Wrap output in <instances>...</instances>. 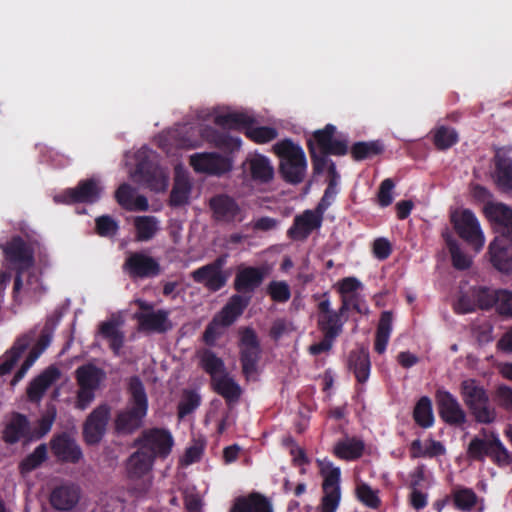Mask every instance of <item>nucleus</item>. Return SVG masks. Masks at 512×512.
Returning a JSON list of instances; mask_svg holds the SVG:
<instances>
[{
  "label": "nucleus",
  "mask_w": 512,
  "mask_h": 512,
  "mask_svg": "<svg viewBox=\"0 0 512 512\" xmlns=\"http://www.w3.org/2000/svg\"><path fill=\"white\" fill-rule=\"evenodd\" d=\"M266 276L263 267L239 265L233 281L237 292L232 295L222 308L221 319L224 324H233L249 306L253 294L262 285Z\"/></svg>",
  "instance_id": "obj_1"
},
{
  "label": "nucleus",
  "mask_w": 512,
  "mask_h": 512,
  "mask_svg": "<svg viewBox=\"0 0 512 512\" xmlns=\"http://www.w3.org/2000/svg\"><path fill=\"white\" fill-rule=\"evenodd\" d=\"M56 410L48 409L32 427L29 418L20 412L13 411L6 418L2 430V440L7 445H14L19 442L29 444L42 439L47 435L55 421Z\"/></svg>",
  "instance_id": "obj_2"
},
{
  "label": "nucleus",
  "mask_w": 512,
  "mask_h": 512,
  "mask_svg": "<svg viewBox=\"0 0 512 512\" xmlns=\"http://www.w3.org/2000/svg\"><path fill=\"white\" fill-rule=\"evenodd\" d=\"M129 398L124 409L114 419V428L120 435H131L143 426L148 413V396L143 382L132 376L128 382Z\"/></svg>",
  "instance_id": "obj_3"
},
{
  "label": "nucleus",
  "mask_w": 512,
  "mask_h": 512,
  "mask_svg": "<svg viewBox=\"0 0 512 512\" xmlns=\"http://www.w3.org/2000/svg\"><path fill=\"white\" fill-rule=\"evenodd\" d=\"M336 127L327 124L323 129L313 132L307 140V148L311 158L312 169L315 175H320L328 164V156H344L348 152L346 140L335 139Z\"/></svg>",
  "instance_id": "obj_4"
},
{
  "label": "nucleus",
  "mask_w": 512,
  "mask_h": 512,
  "mask_svg": "<svg viewBox=\"0 0 512 512\" xmlns=\"http://www.w3.org/2000/svg\"><path fill=\"white\" fill-rule=\"evenodd\" d=\"M279 158V173L291 185L302 183L306 176L307 160L303 148L291 139H284L273 146Z\"/></svg>",
  "instance_id": "obj_5"
},
{
  "label": "nucleus",
  "mask_w": 512,
  "mask_h": 512,
  "mask_svg": "<svg viewBox=\"0 0 512 512\" xmlns=\"http://www.w3.org/2000/svg\"><path fill=\"white\" fill-rule=\"evenodd\" d=\"M462 399L474 416L476 422L490 424L496 419V411L490 405L487 391L475 379L462 381L460 386Z\"/></svg>",
  "instance_id": "obj_6"
},
{
  "label": "nucleus",
  "mask_w": 512,
  "mask_h": 512,
  "mask_svg": "<svg viewBox=\"0 0 512 512\" xmlns=\"http://www.w3.org/2000/svg\"><path fill=\"white\" fill-rule=\"evenodd\" d=\"M319 473L323 477L321 512H336L341 500V470L328 458L316 459Z\"/></svg>",
  "instance_id": "obj_7"
},
{
  "label": "nucleus",
  "mask_w": 512,
  "mask_h": 512,
  "mask_svg": "<svg viewBox=\"0 0 512 512\" xmlns=\"http://www.w3.org/2000/svg\"><path fill=\"white\" fill-rule=\"evenodd\" d=\"M467 457L479 462H483L486 457H489L500 467L508 466L511 463L510 453L499 437L494 434L490 439L474 437L468 445Z\"/></svg>",
  "instance_id": "obj_8"
},
{
  "label": "nucleus",
  "mask_w": 512,
  "mask_h": 512,
  "mask_svg": "<svg viewBox=\"0 0 512 512\" xmlns=\"http://www.w3.org/2000/svg\"><path fill=\"white\" fill-rule=\"evenodd\" d=\"M4 252L6 258L18 266L13 285V297H16L22 289L25 270L34 264V251L22 237L15 236L6 244Z\"/></svg>",
  "instance_id": "obj_9"
},
{
  "label": "nucleus",
  "mask_w": 512,
  "mask_h": 512,
  "mask_svg": "<svg viewBox=\"0 0 512 512\" xmlns=\"http://www.w3.org/2000/svg\"><path fill=\"white\" fill-rule=\"evenodd\" d=\"M238 346L242 373L249 379L257 374L262 353L260 340L253 328L244 327L240 329Z\"/></svg>",
  "instance_id": "obj_10"
},
{
  "label": "nucleus",
  "mask_w": 512,
  "mask_h": 512,
  "mask_svg": "<svg viewBox=\"0 0 512 512\" xmlns=\"http://www.w3.org/2000/svg\"><path fill=\"white\" fill-rule=\"evenodd\" d=\"M450 219L457 235L479 252L484 246L485 238L475 214L469 209L456 210Z\"/></svg>",
  "instance_id": "obj_11"
},
{
  "label": "nucleus",
  "mask_w": 512,
  "mask_h": 512,
  "mask_svg": "<svg viewBox=\"0 0 512 512\" xmlns=\"http://www.w3.org/2000/svg\"><path fill=\"white\" fill-rule=\"evenodd\" d=\"M134 445L139 446L154 459H165L171 453L174 439L169 430L154 427L142 431L140 437L134 441Z\"/></svg>",
  "instance_id": "obj_12"
},
{
  "label": "nucleus",
  "mask_w": 512,
  "mask_h": 512,
  "mask_svg": "<svg viewBox=\"0 0 512 512\" xmlns=\"http://www.w3.org/2000/svg\"><path fill=\"white\" fill-rule=\"evenodd\" d=\"M102 192L103 187L100 181L91 177L80 180L74 188L64 190L61 194L55 196L54 200L64 204H94L100 200Z\"/></svg>",
  "instance_id": "obj_13"
},
{
  "label": "nucleus",
  "mask_w": 512,
  "mask_h": 512,
  "mask_svg": "<svg viewBox=\"0 0 512 512\" xmlns=\"http://www.w3.org/2000/svg\"><path fill=\"white\" fill-rule=\"evenodd\" d=\"M122 269L132 280L154 278L161 273L158 260L143 251L130 252Z\"/></svg>",
  "instance_id": "obj_14"
},
{
  "label": "nucleus",
  "mask_w": 512,
  "mask_h": 512,
  "mask_svg": "<svg viewBox=\"0 0 512 512\" xmlns=\"http://www.w3.org/2000/svg\"><path fill=\"white\" fill-rule=\"evenodd\" d=\"M345 321L331 308L329 294L323 293L317 304V327L322 335L337 339L343 332Z\"/></svg>",
  "instance_id": "obj_15"
},
{
  "label": "nucleus",
  "mask_w": 512,
  "mask_h": 512,
  "mask_svg": "<svg viewBox=\"0 0 512 512\" xmlns=\"http://www.w3.org/2000/svg\"><path fill=\"white\" fill-rule=\"evenodd\" d=\"M111 407L107 403L97 406L83 425V436L88 445L98 444L104 437L110 420Z\"/></svg>",
  "instance_id": "obj_16"
},
{
  "label": "nucleus",
  "mask_w": 512,
  "mask_h": 512,
  "mask_svg": "<svg viewBox=\"0 0 512 512\" xmlns=\"http://www.w3.org/2000/svg\"><path fill=\"white\" fill-rule=\"evenodd\" d=\"M435 401L441 419L450 426H462L466 423V413L457 398L447 390L438 389Z\"/></svg>",
  "instance_id": "obj_17"
},
{
  "label": "nucleus",
  "mask_w": 512,
  "mask_h": 512,
  "mask_svg": "<svg viewBox=\"0 0 512 512\" xmlns=\"http://www.w3.org/2000/svg\"><path fill=\"white\" fill-rule=\"evenodd\" d=\"M484 213L497 234L494 239L512 241V209L504 203H487Z\"/></svg>",
  "instance_id": "obj_18"
},
{
  "label": "nucleus",
  "mask_w": 512,
  "mask_h": 512,
  "mask_svg": "<svg viewBox=\"0 0 512 512\" xmlns=\"http://www.w3.org/2000/svg\"><path fill=\"white\" fill-rule=\"evenodd\" d=\"M190 165L197 173L220 176L232 169L229 158L215 152L195 153L190 156Z\"/></svg>",
  "instance_id": "obj_19"
},
{
  "label": "nucleus",
  "mask_w": 512,
  "mask_h": 512,
  "mask_svg": "<svg viewBox=\"0 0 512 512\" xmlns=\"http://www.w3.org/2000/svg\"><path fill=\"white\" fill-rule=\"evenodd\" d=\"M323 215L316 210L307 209L296 215L293 224L287 230V236L294 241L306 240L314 230L321 228Z\"/></svg>",
  "instance_id": "obj_20"
},
{
  "label": "nucleus",
  "mask_w": 512,
  "mask_h": 512,
  "mask_svg": "<svg viewBox=\"0 0 512 512\" xmlns=\"http://www.w3.org/2000/svg\"><path fill=\"white\" fill-rule=\"evenodd\" d=\"M209 208L216 222H241V208L236 200L227 194H217L209 200Z\"/></svg>",
  "instance_id": "obj_21"
},
{
  "label": "nucleus",
  "mask_w": 512,
  "mask_h": 512,
  "mask_svg": "<svg viewBox=\"0 0 512 512\" xmlns=\"http://www.w3.org/2000/svg\"><path fill=\"white\" fill-rule=\"evenodd\" d=\"M50 448L56 459L62 463L76 464L83 456L80 446L66 432L55 434L50 440Z\"/></svg>",
  "instance_id": "obj_22"
},
{
  "label": "nucleus",
  "mask_w": 512,
  "mask_h": 512,
  "mask_svg": "<svg viewBox=\"0 0 512 512\" xmlns=\"http://www.w3.org/2000/svg\"><path fill=\"white\" fill-rule=\"evenodd\" d=\"M60 375V370L51 365L33 378L26 389L28 400L32 403H39L50 386L60 378Z\"/></svg>",
  "instance_id": "obj_23"
},
{
  "label": "nucleus",
  "mask_w": 512,
  "mask_h": 512,
  "mask_svg": "<svg viewBox=\"0 0 512 512\" xmlns=\"http://www.w3.org/2000/svg\"><path fill=\"white\" fill-rule=\"evenodd\" d=\"M492 266L503 274L512 272V241L494 239L488 248Z\"/></svg>",
  "instance_id": "obj_24"
},
{
  "label": "nucleus",
  "mask_w": 512,
  "mask_h": 512,
  "mask_svg": "<svg viewBox=\"0 0 512 512\" xmlns=\"http://www.w3.org/2000/svg\"><path fill=\"white\" fill-rule=\"evenodd\" d=\"M229 512H274L271 500L260 492L253 491L234 499Z\"/></svg>",
  "instance_id": "obj_25"
},
{
  "label": "nucleus",
  "mask_w": 512,
  "mask_h": 512,
  "mask_svg": "<svg viewBox=\"0 0 512 512\" xmlns=\"http://www.w3.org/2000/svg\"><path fill=\"white\" fill-rule=\"evenodd\" d=\"M191 277L194 282L202 284L207 290L217 292L226 286L229 274L206 264L194 270Z\"/></svg>",
  "instance_id": "obj_26"
},
{
  "label": "nucleus",
  "mask_w": 512,
  "mask_h": 512,
  "mask_svg": "<svg viewBox=\"0 0 512 512\" xmlns=\"http://www.w3.org/2000/svg\"><path fill=\"white\" fill-rule=\"evenodd\" d=\"M80 500V488L74 484H64L54 488L50 495L51 506L59 511L72 510Z\"/></svg>",
  "instance_id": "obj_27"
},
{
  "label": "nucleus",
  "mask_w": 512,
  "mask_h": 512,
  "mask_svg": "<svg viewBox=\"0 0 512 512\" xmlns=\"http://www.w3.org/2000/svg\"><path fill=\"white\" fill-rule=\"evenodd\" d=\"M139 329L147 332L165 333L172 328L168 312L163 309L150 313H137Z\"/></svg>",
  "instance_id": "obj_28"
},
{
  "label": "nucleus",
  "mask_w": 512,
  "mask_h": 512,
  "mask_svg": "<svg viewBox=\"0 0 512 512\" xmlns=\"http://www.w3.org/2000/svg\"><path fill=\"white\" fill-rule=\"evenodd\" d=\"M348 369L351 371L357 382L364 384L368 381L371 371L369 351L366 348H359L350 351L348 356Z\"/></svg>",
  "instance_id": "obj_29"
},
{
  "label": "nucleus",
  "mask_w": 512,
  "mask_h": 512,
  "mask_svg": "<svg viewBox=\"0 0 512 512\" xmlns=\"http://www.w3.org/2000/svg\"><path fill=\"white\" fill-rule=\"evenodd\" d=\"M121 322L115 318L99 324L98 333L105 339L115 356H119L125 343V334L120 330Z\"/></svg>",
  "instance_id": "obj_30"
},
{
  "label": "nucleus",
  "mask_w": 512,
  "mask_h": 512,
  "mask_svg": "<svg viewBox=\"0 0 512 512\" xmlns=\"http://www.w3.org/2000/svg\"><path fill=\"white\" fill-rule=\"evenodd\" d=\"M135 173L151 188L163 189L167 185V179L162 171L151 161L143 159L136 165Z\"/></svg>",
  "instance_id": "obj_31"
},
{
  "label": "nucleus",
  "mask_w": 512,
  "mask_h": 512,
  "mask_svg": "<svg viewBox=\"0 0 512 512\" xmlns=\"http://www.w3.org/2000/svg\"><path fill=\"white\" fill-rule=\"evenodd\" d=\"M365 451V443L357 437H350L339 440L333 447V455L344 461H355L360 459Z\"/></svg>",
  "instance_id": "obj_32"
},
{
  "label": "nucleus",
  "mask_w": 512,
  "mask_h": 512,
  "mask_svg": "<svg viewBox=\"0 0 512 512\" xmlns=\"http://www.w3.org/2000/svg\"><path fill=\"white\" fill-rule=\"evenodd\" d=\"M493 178L497 187L503 192L512 191V159L496 153L494 156Z\"/></svg>",
  "instance_id": "obj_33"
},
{
  "label": "nucleus",
  "mask_w": 512,
  "mask_h": 512,
  "mask_svg": "<svg viewBox=\"0 0 512 512\" xmlns=\"http://www.w3.org/2000/svg\"><path fill=\"white\" fill-rule=\"evenodd\" d=\"M202 136L209 144L225 152L237 151L241 146L239 137H234L228 132L219 131L212 127L204 129Z\"/></svg>",
  "instance_id": "obj_34"
},
{
  "label": "nucleus",
  "mask_w": 512,
  "mask_h": 512,
  "mask_svg": "<svg viewBox=\"0 0 512 512\" xmlns=\"http://www.w3.org/2000/svg\"><path fill=\"white\" fill-rule=\"evenodd\" d=\"M255 118L246 112H228L214 117V123L222 128L243 131L246 135L248 127L255 124Z\"/></svg>",
  "instance_id": "obj_35"
},
{
  "label": "nucleus",
  "mask_w": 512,
  "mask_h": 512,
  "mask_svg": "<svg viewBox=\"0 0 512 512\" xmlns=\"http://www.w3.org/2000/svg\"><path fill=\"white\" fill-rule=\"evenodd\" d=\"M33 336L23 335L18 337L12 347L5 353L4 361L0 364V376L9 374L22 354L29 347Z\"/></svg>",
  "instance_id": "obj_36"
},
{
  "label": "nucleus",
  "mask_w": 512,
  "mask_h": 512,
  "mask_svg": "<svg viewBox=\"0 0 512 512\" xmlns=\"http://www.w3.org/2000/svg\"><path fill=\"white\" fill-rule=\"evenodd\" d=\"M152 458L141 448L134 452L127 460L126 470L130 479H139L148 473L153 465Z\"/></svg>",
  "instance_id": "obj_37"
},
{
  "label": "nucleus",
  "mask_w": 512,
  "mask_h": 512,
  "mask_svg": "<svg viewBox=\"0 0 512 512\" xmlns=\"http://www.w3.org/2000/svg\"><path fill=\"white\" fill-rule=\"evenodd\" d=\"M75 377L79 387L97 390L105 378V372L96 365L88 363L76 369Z\"/></svg>",
  "instance_id": "obj_38"
},
{
  "label": "nucleus",
  "mask_w": 512,
  "mask_h": 512,
  "mask_svg": "<svg viewBox=\"0 0 512 512\" xmlns=\"http://www.w3.org/2000/svg\"><path fill=\"white\" fill-rule=\"evenodd\" d=\"M247 163L250 176L254 181L268 183L273 179L274 168L267 157L255 155Z\"/></svg>",
  "instance_id": "obj_39"
},
{
  "label": "nucleus",
  "mask_w": 512,
  "mask_h": 512,
  "mask_svg": "<svg viewBox=\"0 0 512 512\" xmlns=\"http://www.w3.org/2000/svg\"><path fill=\"white\" fill-rule=\"evenodd\" d=\"M213 390L222 396L228 405L237 402L241 396V387L233 378L223 375L212 381Z\"/></svg>",
  "instance_id": "obj_40"
},
{
  "label": "nucleus",
  "mask_w": 512,
  "mask_h": 512,
  "mask_svg": "<svg viewBox=\"0 0 512 512\" xmlns=\"http://www.w3.org/2000/svg\"><path fill=\"white\" fill-rule=\"evenodd\" d=\"M393 314L391 311H383L377 325L374 341V350L378 354L386 351L392 332Z\"/></svg>",
  "instance_id": "obj_41"
},
{
  "label": "nucleus",
  "mask_w": 512,
  "mask_h": 512,
  "mask_svg": "<svg viewBox=\"0 0 512 512\" xmlns=\"http://www.w3.org/2000/svg\"><path fill=\"white\" fill-rule=\"evenodd\" d=\"M191 182L185 174L177 173L169 196L171 207H181L188 203L191 193Z\"/></svg>",
  "instance_id": "obj_42"
},
{
  "label": "nucleus",
  "mask_w": 512,
  "mask_h": 512,
  "mask_svg": "<svg viewBox=\"0 0 512 512\" xmlns=\"http://www.w3.org/2000/svg\"><path fill=\"white\" fill-rule=\"evenodd\" d=\"M432 142L439 151H446L459 142V134L453 127L438 125L431 131Z\"/></svg>",
  "instance_id": "obj_43"
},
{
  "label": "nucleus",
  "mask_w": 512,
  "mask_h": 512,
  "mask_svg": "<svg viewBox=\"0 0 512 512\" xmlns=\"http://www.w3.org/2000/svg\"><path fill=\"white\" fill-rule=\"evenodd\" d=\"M451 499L454 508L461 512H470L478 502V496L472 488L456 486L452 489Z\"/></svg>",
  "instance_id": "obj_44"
},
{
  "label": "nucleus",
  "mask_w": 512,
  "mask_h": 512,
  "mask_svg": "<svg viewBox=\"0 0 512 512\" xmlns=\"http://www.w3.org/2000/svg\"><path fill=\"white\" fill-rule=\"evenodd\" d=\"M136 240L146 242L151 240L159 230V221L155 216H137L134 219Z\"/></svg>",
  "instance_id": "obj_45"
},
{
  "label": "nucleus",
  "mask_w": 512,
  "mask_h": 512,
  "mask_svg": "<svg viewBox=\"0 0 512 512\" xmlns=\"http://www.w3.org/2000/svg\"><path fill=\"white\" fill-rule=\"evenodd\" d=\"M415 423L422 428H430L434 424L432 401L428 396H422L415 404L413 410Z\"/></svg>",
  "instance_id": "obj_46"
},
{
  "label": "nucleus",
  "mask_w": 512,
  "mask_h": 512,
  "mask_svg": "<svg viewBox=\"0 0 512 512\" xmlns=\"http://www.w3.org/2000/svg\"><path fill=\"white\" fill-rule=\"evenodd\" d=\"M384 151L382 143L378 140L369 142H355L351 147V156L355 161H362L381 154Z\"/></svg>",
  "instance_id": "obj_47"
},
{
  "label": "nucleus",
  "mask_w": 512,
  "mask_h": 512,
  "mask_svg": "<svg viewBox=\"0 0 512 512\" xmlns=\"http://www.w3.org/2000/svg\"><path fill=\"white\" fill-rule=\"evenodd\" d=\"M199 358L201 367L206 373H208L212 377V381L214 380V378H217L216 375L218 373L224 372V361L220 357H218L212 350L204 349L201 352Z\"/></svg>",
  "instance_id": "obj_48"
},
{
  "label": "nucleus",
  "mask_w": 512,
  "mask_h": 512,
  "mask_svg": "<svg viewBox=\"0 0 512 512\" xmlns=\"http://www.w3.org/2000/svg\"><path fill=\"white\" fill-rule=\"evenodd\" d=\"M47 459V446L40 444L34 451L28 454L19 465L21 473H29L39 467Z\"/></svg>",
  "instance_id": "obj_49"
},
{
  "label": "nucleus",
  "mask_w": 512,
  "mask_h": 512,
  "mask_svg": "<svg viewBox=\"0 0 512 512\" xmlns=\"http://www.w3.org/2000/svg\"><path fill=\"white\" fill-rule=\"evenodd\" d=\"M473 296L476 300L477 307L482 310H488L498 305L499 290H493L487 287L473 288Z\"/></svg>",
  "instance_id": "obj_50"
},
{
  "label": "nucleus",
  "mask_w": 512,
  "mask_h": 512,
  "mask_svg": "<svg viewBox=\"0 0 512 512\" xmlns=\"http://www.w3.org/2000/svg\"><path fill=\"white\" fill-rule=\"evenodd\" d=\"M55 325L56 324L52 319H47L43 326L36 344L29 352V355H34L36 360L50 345Z\"/></svg>",
  "instance_id": "obj_51"
},
{
  "label": "nucleus",
  "mask_w": 512,
  "mask_h": 512,
  "mask_svg": "<svg viewBox=\"0 0 512 512\" xmlns=\"http://www.w3.org/2000/svg\"><path fill=\"white\" fill-rule=\"evenodd\" d=\"M201 404L200 395L193 390H184L181 400L178 403V417L185 418L195 411Z\"/></svg>",
  "instance_id": "obj_52"
},
{
  "label": "nucleus",
  "mask_w": 512,
  "mask_h": 512,
  "mask_svg": "<svg viewBox=\"0 0 512 512\" xmlns=\"http://www.w3.org/2000/svg\"><path fill=\"white\" fill-rule=\"evenodd\" d=\"M246 136L255 143L264 144L274 140L278 136V131L274 127H255L253 124L248 127Z\"/></svg>",
  "instance_id": "obj_53"
},
{
  "label": "nucleus",
  "mask_w": 512,
  "mask_h": 512,
  "mask_svg": "<svg viewBox=\"0 0 512 512\" xmlns=\"http://www.w3.org/2000/svg\"><path fill=\"white\" fill-rule=\"evenodd\" d=\"M447 246L451 255L452 265L457 270H466L472 264L471 258L463 253L456 240L448 239Z\"/></svg>",
  "instance_id": "obj_54"
},
{
  "label": "nucleus",
  "mask_w": 512,
  "mask_h": 512,
  "mask_svg": "<svg viewBox=\"0 0 512 512\" xmlns=\"http://www.w3.org/2000/svg\"><path fill=\"white\" fill-rule=\"evenodd\" d=\"M357 499L371 509H377L381 505V499L370 485L362 483L356 488Z\"/></svg>",
  "instance_id": "obj_55"
},
{
  "label": "nucleus",
  "mask_w": 512,
  "mask_h": 512,
  "mask_svg": "<svg viewBox=\"0 0 512 512\" xmlns=\"http://www.w3.org/2000/svg\"><path fill=\"white\" fill-rule=\"evenodd\" d=\"M267 293L277 303H285L291 297V290L285 281H271L267 286Z\"/></svg>",
  "instance_id": "obj_56"
},
{
  "label": "nucleus",
  "mask_w": 512,
  "mask_h": 512,
  "mask_svg": "<svg viewBox=\"0 0 512 512\" xmlns=\"http://www.w3.org/2000/svg\"><path fill=\"white\" fill-rule=\"evenodd\" d=\"M96 233L101 237H112L117 234L119 225L109 215H102L95 219Z\"/></svg>",
  "instance_id": "obj_57"
},
{
  "label": "nucleus",
  "mask_w": 512,
  "mask_h": 512,
  "mask_svg": "<svg viewBox=\"0 0 512 512\" xmlns=\"http://www.w3.org/2000/svg\"><path fill=\"white\" fill-rule=\"evenodd\" d=\"M222 314V309L218 314L214 316L212 321L207 325L205 331L203 333V341L205 344L209 346H213L215 344L216 339L219 337L220 333L217 331L218 326L228 327L231 324H224L223 320L220 318Z\"/></svg>",
  "instance_id": "obj_58"
},
{
  "label": "nucleus",
  "mask_w": 512,
  "mask_h": 512,
  "mask_svg": "<svg viewBox=\"0 0 512 512\" xmlns=\"http://www.w3.org/2000/svg\"><path fill=\"white\" fill-rule=\"evenodd\" d=\"M394 182L392 179L387 178L383 180L379 186L377 193V202L381 207H388L393 202V189Z\"/></svg>",
  "instance_id": "obj_59"
},
{
  "label": "nucleus",
  "mask_w": 512,
  "mask_h": 512,
  "mask_svg": "<svg viewBox=\"0 0 512 512\" xmlns=\"http://www.w3.org/2000/svg\"><path fill=\"white\" fill-rule=\"evenodd\" d=\"M134 190L128 183L121 184L115 191L117 203L125 210L131 211Z\"/></svg>",
  "instance_id": "obj_60"
},
{
  "label": "nucleus",
  "mask_w": 512,
  "mask_h": 512,
  "mask_svg": "<svg viewBox=\"0 0 512 512\" xmlns=\"http://www.w3.org/2000/svg\"><path fill=\"white\" fill-rule=\"evenodd\" d=\"M495 401L506 411L512 412V388L507 385H499L495 391Z\"/></svg>",
  "instance_id": "obj_61"
},
{
  "label": "nucleus",
  "mask_w": 512,
  "mask_h": 512,
  "mask_svg": "<svg viewBox=\"0 0 512 512\" xmlns=\"http://www.w3.org/2000/svg\"><path fill=\"white\" fill-rule=\"evenodd\" d=\"M336 193V182L334 181V179H330L320 202L317 204L314 210H316L317 212L324 216L325 211L331 205Z\"/></svg>",
  "instance_id": "obj_62"
},
{
  "label": "nucleus",
  "mask_w": 512,
  "mask_h": 512,
  "mask_svg": "<svg viewBox=\"0 0 512 512\" xmlns=\"http://www.w3.org/2000/svg\"><path fill=\"white\" fill-rule=\"evenodd\" d=\"M477 308L476 300L473 296V292L471 295L462 294L459 296L458 300L454 305V310L458 314H467L475 311Z\"/></svg>",
  "instance_id": "obj_63"
},
{
  "label": "nucleus",
  "mask_w": 512,
  "mask_h": 512,
  "mask_svg": "<svg viewBox=\"0 0 512 512\" xmlns=\"http://www.w3.org/2000/svg\"><path fill=\"white\" fill-rule=\"evenodd\" d=\"M497 311L500 315L512 317V291L499 290Z\"/></svg>",
  "instance_id": "obj_64"
}]
</instances>
